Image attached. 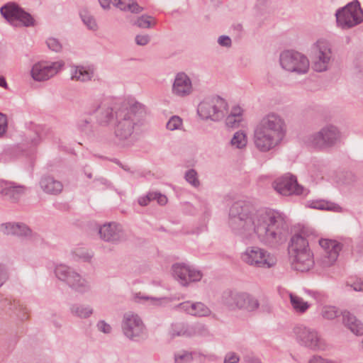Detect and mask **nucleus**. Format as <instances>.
<instances>
[{"label":"nucleus","instance_id":"26","mask_svg":"<svg viewBox=\"0 0 363 363\" xmlns=\"http://www.w3.org/2000/svg\"><path fill=\"white\" fill-rule=\"evenodd\" d=\"M344 324L356 335H363V324L348 311L342 313Z\"/></svg>","mask_w":363,"mask_h":363},{"label":"nucleus","instance_id":"4","mask_svg":"<svg viewBox=\"0 0 363 363\" xmlns=\"http://www.w3.org/2000/svg\"><path fill=\"white\" fill-rule=\"evenodd\" d=\"M242 260L248 265L260 268H271L277 264L276 257L259 247H249L241 255Z\"/></svg>","mask_w":363,"mask_h":363},{"label":"nucleus","instance_id":"21","mask_svg":"<svg viewBox=\"0 0 363 363\" xmlns=\"http://www.w3.org/2000/svg\"><path fill=\"white\" fill-rule=\"evenodd\" d=\"M176 308L198 317H207L211 313L210 308L202 302L184 301L176 306Z\"/></svg>","mask_w":363,"mask_h":363},{"label":"nucleus","instance_id":"43","mask_svg":"<svg viewBox=\"0 0 363 363\" xmlns=\"http://www.w3.org/2000/svg\"><path fill=\"white\" fill-rule=\"evenodd\" d=\"M347 286H350L353 290L356 291H363V279L361 278H356L347 282Z\"/></svg>","mask_w":363,"mask_h":363},{"label":"nucleus","instance_id":"59","mask_svg":"<svg viewBox=\"0 0 363 363\" xmlns=\"http://www.w3.org/2000/svg\"><path fill=\"white\" fill-rule=\"evenodd\" d=\"M6 86V83L4 79V78H0V86L4 87Z\"/></svg>","mask_w":363,"mask_h":363},{"label":"nucleus","instance_id":"41","mask_svg":"<svg viewBox=\"0 0 363 363\" xmlns=\"http://www.w3.org/2000/svg\"><path fill=\"white\" fill-rule=\"evenodd\" d=\"M99 1L104 9H108L111 5L115 6L121 10L125 9L123 6V4L120 0H99Z\"/></svg>","mask_w":363,"mask_h":363},{"label":"nucleus","instance_id":"55","mask_svg":"<svg viewBox=\"0 0 363 363\" xmlns=\"http://www.w3.org/2000/svg\"><path fill=\"white\" fill-rule=\"evenodd\" d=\"M123 6L125 8L124 10L128 9V10H130L132 12L138 13L142 11V9L135 3L128 4V6L123 5Z\"/></svg>","mask_w":363,"mask_h":363},{"label":"nucleus","instance_id":"8","mask_svg":"<svg viewBox=\"0 0 363 363\" xmlns=\"http://www.w3.org/2000/svg\"><path fill=\"white\" fill-rule=\"evenodd\" d=\"M227 103L220 98L204 100L198 106V113L203 119L219 120L227 111Z\"/></svg>","mask_w":363,"mask_h":363},{"label":"nucleus","instance_id":"22","mask_svg":"<svg viewBox=\"0 0 363 363\" xmlns=\"http://www.w3.org/2000/svg\"><path fill=\"white\" fill-rule=\"evenodd\" d=\"M291 257H292V267L297 271L307 272L311 269L314 264V260L311 250L291 255Z\"/></svg>","mask_w":363,"mask_h":363},{"label":"nucleus","instance_id":"52","mask_svg":"<svg viewBox=\"0 0 363 363\" xmlns=\"http://www.w3.org/2000/svg\"><path fill=\"white\" fill-rule=\"evenodd\" d=\"M2 305L5 308L8 307L10 311H13L18 305V302L16 301H13V302H12L11 300L5 298L4 300L2 301Z\"/></svg>","mask_w":363,"mask_h":363},{"label":"nucleus","instance_id":"57","mask_svg":"<svg viewBox=\"0 0 363 363\" xmlns=\"http://www.w3.org/2000/svg\"><path fill=\"white\" fill-rule=\"evenodd\" d=\"M218 43L220 45L230 46L231 43V40L228 36H221L218 39Z\"/></svg>","mask_w":363,"mask_h":363},{"label":"nucleus","instance_id":"53","mask_svg":"<svg viewBox=\"0 0 363 363\" xmlns=\"http://www.w3.org/2000/svg\"><path fill=\"white\" fill-rule=\"evenodd\" d=\"M230 114H232L233 116L240 118H243V109L239 106H235L232 108Z\"/></svg>","mask_w":363,"mask_h":363},{"label":"nucleus","instance_id":"10","mask_svg":"<svg viewBox=\"0 0 363 363\" xmlns=\"http://www.w3.org/2000/svg\"><path fill=\"white\" fill-rule=\"evenodd\" d=\"M64 65L65 63L62 61H40L33 65L30 75L35 81L44 82L55 76Z\"/></svg>","mask_w":363,"mask_h":363},{"label":"nucleus","instance_id":"5","mask_svg":"<svg viewBox=\"0 0 363 363\" xmlns=\"http://www.w3.org/2000/svg\"><path fill=\"white\" fill-rule=\"evenodd\" d=\"M297 342L302 346L312 350H325L326 344L318 333L313 328L304 325H297L294 328Z\"/></svg>","mask_w":363,"mask_h":363},{"label":"nucleus","instance_id":"45","mask_svg":"<svg viewBox=\"0 0 363 363\" xmlns=\"http://www.w3.org/2000/svg\"><path fill=\"white\" fill-rule=\"evenodd\" d=\"M311 208L319 209L322 211H328L333 212H341L342 207L341 206H309Z\"/></svg>","mask_w":363,"mask_h":363},{"label":"nucleus","instance_id":"25","mask_svg":"<svg viewBox=\"0 0 363 363\" xmlns=\"http://www.w3.org/2000/svg\"><path fill=\"white\" fill-rule=\"evenodd\" d=\"M291 255H296L305 251H310L308 242L300 234H295L291 239L289 247Z\"/></svg>","mask_w":363,"mask_h":363},{"label":"nucleus","instance_id":"56","mask_svg":"<svg viewBox=\"0 0 363 363\" xmlns=\"http://www.w3.org/2000/svg\"><path fill=\"white\" fill-rule=\"evenodd\" d=\"M310 363H333L330 360L322 358L320 356H314L311 360Z\"/></svg>","mask_w":363,"mask_h":363},{"label":"nucleus","instance_id":"20","mask_svg":"<svg viewBox=\"0 0 363 363\" xmlns=\"http://www.w3.org/2000/svg\"><path fill=\"white\" fill-rule=\"evenodd\" d=\"M172 93L178 96H186L189 95L193 90L192 83L190 78L183 72L176 75L173 85Z\"/></svg>","mask_w":363,"mask_h":363},{"label":"nucleus","instance_id":"17","mask_svg":"<svg viewBox=\"0 0 363 363\" xmlns=\"http://www.w3.org/2000/svg\"><path fill=\"white\" fill-rule=\"evenodd\" d=\"M319 245L323 250L322 264L323 267L332 265L337 259L342 250V245L335 240L320 239Z\"/></svg>","mask_w":363,"mask_h":363},{"label":"nucleus","instance_id":"15","mask_svg":"<svg viewBox=\"0 0 363 363\" xmlns=\"http://www.w3.org/2000/svg\"><path fill=\"white\" fill-rule=\"evenodd\" d=\"M123 334L129 339L135 340L145 335V326L140 317L133 313H127L122 323Z\"/></svg>","mask_w":363,"mask_h":363},{"label":"nucleus","instance_id":"46","mask_svg":"<svg viewBox=\"0 0 363 363\" xmlns=\"http://www.w3.org/2000/svg\"><path fill=\"white\" fill-rule=\"evenodd\" d=\"M7 128V118L4 114L0 113V138L3 137L6 134Z\"/></svg>","mask_w":363,"mask_h":363},{"label":"nucleus","instance_id":"3","mask_svg":"<svg viewBox=\"0 0 363 363\" xmlns=\"http://www.w3.org/2000/svg\"><path fill=\"white\" fill-rule=\"evenodd\" d=\"M222 303L230 310L254 312L259 307V301L246 292L226 291L222 295Z\"/></svg>","mask_w":363,"mask_h":363},{"label":"nucleus","instance_id":"2","mask_svg":"<svg viewBox=\"0 0 363 363\" xmlns=\"http://www.w3.org/2000/svg\"><path fill=\"white\" fill-rule=\"evenodd\" d=\"M285 130V123L280 116L274 113L267 114L255 129V144L260 151L267 152L281 140Z\"/></svg>","mask_w":363,"mask_h":363},{"label":"nucleus","instance_id":"35","mask_svg":"<svg viewBox=\"0 0 363 363\" xmlns=\"http://www.w3.org/2000/svg\"><path fill=\"white\" fill-rule=\"evenodd\" d=\"M189 326L184 324H175L172 325L171 335L172 336H189Z\"/></svg>","mask_w":363,"mask_h":363},{"label":"nucleus","instance_id":"28","mask_svg":"<svg viewBox=\"0 0 363 363\" xmlns=\"http://www.w3.org/2000/svg\"><path fill=\"white\" fill-rule=\"evenodd\" d=\"M133 130V121L129 118H124L118 123L116 133L118 137L124 139L132 134Z\"/></svg>","mask_w":363,"mask_h":363},{"label":"nucleus","instance_id":"48","mask_svg":"<svg viewBox=\"0 0 363 363\" xmlns=\"http://www.w3.org/2000/svg\"><path fill=\"white\" fill-rule=\"evenodd\" d=\"M47 44L48 48L53 51L58 52L61 50V45L56 38H49L47 41Z\"/></svg>","mask_w":363,"mask_h":363},{"label":"nucleus","instance_id":"38","mask_svg":"<svg viewBox=\"0 0 363 363\" xmlns=\"http://www.w3.org/2000/svg\"><path fill=\"white\" fill-rule=\"evenodd\" d=\"M156 24L155 20L151 17L147 16H140L136 22V25L143 28H148L154 26Z\"/></svg>","mask_w":363,"mask_h":363},{"label":"nucleus","instance_id":"39","mask_svg":"<svg viewBox=\"0 0 363 363\" xmlns=\"http://www.w3.org/2000/svg\"><path fill=\"white\" fill-rule=\"evenodd\" d=\"M192 359L191 353L187 351H182L174 355L175 363H189Z\"/></svg>","mask_w":363,"mask_h":363},{"label":"nucleus","instance_id":"13","mask_svg":"<svg viewBox=\"0 0 363 363\" xmlns=\"http://www.w3.org/2000/svg\"><path fill=\"white\" fill-rule=\"evenodd\" d=\"M4 17L12 25L29 26L33 24L32 16L14 3H9L1 9Z\"/></svg>","mask_w":363,"mask_h":363},{"label":"nucleus","instance_id":"24","mask_svg":"<svg viewBox=\"0 0 363 363\" xmlns=\"http://www.w3.org/2000/svg\"><path fill=\"white\" fill-rule=\"evenodd\" d=\"M0 192L13 199H18L25 195L26 189L25 186L13 182L0 181Z\"/></svg>","mask_w":363,"mask_h":363},{"label":"nucleus","instance_id":"23","mask_svg":"<svg viewBox=\"0 0 363 363\" xmlns=\"http://www.w3.org/2000/svg\"><path fill=\"white\" fill-rule=\"evenodd\" d=\"M0 231L4 235L26 237L30 235V229L22 223H5L0 225Z\"/></svg>","mask_w":363,"mask_h":363},{"label":"nucleus","instance_id":"14","mask_svg":"<svg viewBox=\"0 0 363 363\" xmlns=\"http://www.w3.org/2000/svg\"><path fill=\"white\" fill-rule=\"evenodd\" d=\"M274 188L279 194L284 196L302 195L306 193V189L298 184L296 178L290 174L278 178L274 182Z\"/></svg>","mask_w":363,"mask_h":363},{"label":"nucleus","instance_id":"32","mask_svg":"<svg viewBox=\"0 0 363 363\" xmlns=\"http://www.w3.org/2000/svg\"><path fill=\"white\" fill-rule=\"evenodd\" d=\"M290 301L293 308L298 313H304L308 308L309 304L303 300L302 298L290 294Z\"/></svg>","mask_w":363,"mask_h":363},{"label":"nucleus","instance_id":"49","mask_svg":"<svg viewBox=\"0 0 363 363\" xmlns=\"http://www.w3.org/2000/svg\"><path fill=\"white\" fill-rule=\"evenodd\" d=\"M82 20L89 29L95 30L96 28V23L92 16L89 15H83Z\"/></svg>","mask_w":363,"mask_h":363},{"label":"nucleus","instance_id":"51","mask_svg":"<svg viewBox=\"0 0 363 363\" xmlns=\"http://www.w3.org/2000/svg\"><path fill=\"white\" fill-rule=\"evenodd\" d=\"M150 41L148 35H138L135 37V42L138 45H145Z\"/></svg>","mask_w":363,"mask_h":363},{"label":"nucleus","instance_id":"29","mask_svg":"<svg viewBox=\"0 0 363 363\" xmlns=\"http://www.w3.org/2000/svg\"><path fill=\"white\" fill-rule=\"evenodd\" d=\"M93 76V69L84 67H75L72 69L71 77L76 81L85 82Z\"/></svg>","mask_w":363,"mask_h":363},{"label":"nucleus","instance_id":"6","mask_svg":"<svg viewBox=\"0 0 363 363\" xmlns=\"http://www.w3.org/2000/svg\"><path fill=\"white\" fill-rule=\"evenodd\" d=\"M57 277L65 281L72 289L80 293L89 290V283L79 274L65 264L57 265L55 270Z\"/></svg>","mask_w":363,"mask_h":363},{"label":"nucleus","instance_id":"1","mask_svg":"<svg viewBox=\"0 0 363 363\" xmlns=\"http://www.w3.org/2000/svg\"><path fill=\"white\" fill-rule=\"evenodd\" d=\"M229 225L233 230L240 234H245L254 225V231L259 240L270 247H277L286 240V218L277 211H266L252 220L247 213H243L242 206H231Z\"/></svg>","mask_w":363,"mask_h":363},{"label":"nucleus","instance_id":"33","mask_svg":"<svg viewBox=\"0 0 363 363\" xmlns=\"http://www.w3.org/2000/svg\"><path fill=\"white\" fill-rule=\"evenodd\" d=\"M71 312L75 316L81 318H86L92 314L93 310L89 307H84L79 305H73L71 307Z\"/></svg>","mask_w":363,"mask_h":363},{"label":"nucleus","instance_id":"7","mask_svg":"<svg viewBox=\"0 0 363 363\" xmlns=\"http://www.w3.org/2000/svg\"><path fill=\"white\" fill-rule=\"evenodd\" d=\"M57 277L65 281L72 289L80 293L89 290V283L79 274L65 264L57 265L55 270Z\"/></svg>","mask_w":363,"mask_h":363},{"label":"nucleus","instance_id":"36","mask_svg":"<svg viewBox=\"0 0 363 363\" xmlns=\"http://www.w3.org/2000/svg\"><path fill=\"white\" fill-rule=\"evenodd\" d=\"M208 331L207 327L203 323H196L189 326V337L194 335H205L208 334Z\"/></svg>","mask_w":363,"mask_h":363},{"label":"nucleus","instance_id":"54","mask_svg":"<svg viewBox=\"0 0 363 363\" xmlns=\"http://www.w3.org/2000/svg\"><path fill=\"white\" fill-rule=\"evenodd\" d=\"M239 357L235 353H229L225 356L224 363H237Z\"/></svg>","mask_w":363,"mask_h":363},{"label":"nucleus","instance_id":"12","mask_svg":"<svg viewBox=\"0 0 363 363\" xmlns=\"http://www.w3.org/2000/svg\"><path fill=\"white\" fill-rule=\"evenodd\" d=\"M280 63L284 69L290 72L305 73L309 69V61L302 54L286 51L280 57Z\"/></svg>","mask_w":363,"mask_h":363},{"label":"nucleus","instance_id":"16","mask_svg":"<svg viewBox=\"0 0 363 363\" xmlns=\"http://www.w3.org/2000/svg\"><path fill=\"white\" fill-rule=\"evenodd\" d=\"M174 277L182 285L186 286L189 282L201 280L202 274L184 264H175L172 266Z\"/></svg>","mask_w":363,"mask_h":363},{"label":"nucleus","instance_id":"11","mask_svg":"<svg viewBox=\"0 0 363 363\" xmlns=\"http://www.w3.org/2000/svg\"><path fill=\"white\" fill-rule=\"evenodd\" d=\"M313 68L318 72L327 69L332 58V51L329 43L325 40H318L312 48Z\"/></svg>","mask_w":363,"mask_h":363},{"label":"nucleus","instance_id":"44","mask_svg":"<svg viewBox=\"0 0 363 363\" xmlns=\"http://www.w3.org/2000/svg\"><path fill=\"white\" fill-rule=\"evenodd\" d=\"M243 118H240L238 117L234 116L232 114H229L226 118V125L230 128H236L240 125V123L242 121Z\"/></svg>","mask_w":363,"mask_h":363},{"label":"nucleus","instance_id":"42","mask_svg":"<svg viewBox=\"0 0 363 363\" xmlns=\"http://www.w3.org/2000/svg\"><path fill=\"white\" fill-rule=\"evenodd\" d=\"M186 180L192 186L197 187L199 186V181L197 177V173L194 170H189L186 174Z\"/></svg>","mask_w":363,"mask_h":363},{"label":"nucleus","instance_id":"34","mask_svg":"<svg viewBox=\"0 0 363 363\" xmlns=\"http://www.w3.org/2000/svg\"><path fill=\"white\" fill-rule=\"evenodd\" d=\"M72 255L74 261L82 260L84 262H89L92 257V255L84 248L76 249L72 252Z\"/></svg>","mask_w":363,"mask_h":363},{"label":"nucleus","instance_id":"19","mask_svg":"<svg viewBox=\"0 0 363 363\" xmlns=\"http://www.w3.org/2000/svg\"><path fill=\"white\" fill-rule=\"evenodd\" d=\"M99 233L101 238L107 242H118L123 238V232L121 226L114 222L103 225L100 227Z\"/></svg>","mask_w":363,"mask_h":363},{"label":"nucleus","instance_id":"18","mask_svg":"<svg viewBox=\"0 0 363 363\" xmlns=\"http://www.w3.org/2000/svg\"><path fill=\"white\" fill-rule=\"evenodd\" d=\"M340 138V134L334 126H328L312 136L311 143L319 147L333 144Z\"/></svg>","mask_w":363,"mask_h":363},{"label":"nucleus","instance_id":"50","mask_svg":"<svg viewBox=\"0 0 363 363\" xmlns=\"http://www.w3.org/2000/svg\"><path fill=\"white\" fill-rule=\"evenodd\" d=\"M98 329L104 333H109L111 331V327L109 324L106 323L104 320H101L97 323Z\"/></svg>","mask_w":363,"mask_h":363},{"label":"nucleus","instance_id":"40","mask_svg":"<svg viewBox=\"0 0 363 363\" xmlns=\"http://www.w3.org/2000/svg\"><path fill=\"white\" fill-rule=\"evenodd\" d=\"M182 126V120L179 116H172L167 123L169 130L179 129Z\"/></svg>","mask_w":363,"mask_h":363},{"label":"nucleus","instance_id":"27","mask_svg":"<svg viewBox=\"0 0 363 363\" xmlns=\"http://www.w3.org/2000/svg\"><path fill=\"white\" fill-rule=\"evenodd\" d=\"M40 186L44 191L48 194H57L62 191L63 186L59 181L51 177H46L41 180Z\"/></svg>","mask_w":363,"mask_h":363},{"label":"nucleus","instance_id":"47","mask_svg":"<svg viewBox=\"0 0 363 363\" xmlns=\"http://www.w3.org/2000/svg\"><path fill=\"white\" fill-rule=\"evenodd\" d=\"M9 274L4 265L0 263V287H1L9 279Z\"/></svg>","mask_w":363,"mask_h":363},{"label":"nucleus","instance_id":"37","mask_svg":"<svg viewBox=\"0 0 363 363\" xmlns=\"http://www.w3.org/2000/svg\"><path fill=\"white\" fill-rule=\"evenodd\" d=\"M339 311L335 306H325L321 310V315L325 319H334L337 317Z\"/></svg>","mask_w":363,"mask_h":363},{"label":"nucleus","instance_id":"58","mask_svg":"<svg viewBox=\"0 0 363 363\" xmlns=\"http://www.w3.org/2000/svg\"><path fill=\"white\" fill-rule=\"evenodd\" d=\"M113 117V114L111 110L107 109L106 111V118L104 119H101L104 123H109L111 121V118Z\"/></svg>","mask_w":363,"mask_h":363},{"label":"nucleus","instance_id":"9","mask_svg":"<svg viewBox=\"0 0 363 363\" xmlns=\"http://www.w3.org/2000/svg\"><path fill=\"white\" fill-rule=\"evenodd\" d=\"M336 18L340 27L350 28L363 21V11L357 1L352 2L337 12Z\"/></svg>","mask_w":363,"mask_h":363},{"label":"nucleus","instance_id":"30","mask_svg":"<svg viewBox=\"0 0 363 363\" xmlns=\"http://www.w3.org/2000/svg\"><path fill=\"white\" fill-rule=\"evenodd\" d=\"M140 203V204H147V203L165 204L167 203V198L158 191H150L145 196L141 198Z\"/></svg>","mask_w":363,"mask_h":363},{"label":"nucleus","instance_id":"31","mask_svg":"<svg viewBox=\"0 0 363 363\" xmlns=\"http://www.w3.org/2000/svg\"><path fill=\"white\" fill-rule=\"evenodd\" d=\"M247 144V137L246 133L243 130H238L235 132L230 140L231 146L238 149H242L245 147Z\"/></svg>","mask_w":363,"mask_h":363}]
</instances>
